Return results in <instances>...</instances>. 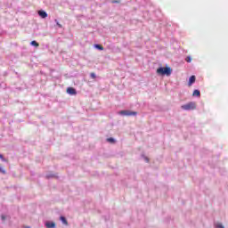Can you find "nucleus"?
Segmentation results:
<instances>
[{
	"label": "nucleus",
	"mask_w": 228,
	"mask_h": 228,
	"mask_svg": "<svg viewBox=\"0 0 228 228\" xmlns=\"http://www.w3.org/2000/svg\"><path fill=\"white\" fill-rule=\"evenodd\" d=\"M157 74H159V76H171L172 75V68L170 67H159L157 69Z\"/></svg>",
	"instance_id": "f257e3e1"
},
{
	"label": "nucleus",
	"mask_w": 228,
	"mask_h": 228,
	"mask_svg": "<svg viewBox=\"0 0 228 228\" xmlns=\"http://www.w3.org/2000/svg\"><path fill=\"white\" fill-rule=\"evenodd\" d=\"M196 108L197 104L195 103V102H191L181 106V109L184 110L185 111H191L193 110H196Z\"/></svg>",
	"instance_id": "f03ea898"
},
{
	"label": "nucleus",
	"mask_w": 228,
	"mask_h": 228,
	"mask_svg": "<svg viewBox=\"0 0 228 228\" xmlns=\"http://www.w3.org/2000/svg\"><path fill=\"white\" fill-rule=\"evenodd\" d=\"M118 115H121L122 117H136V115H138V112L129 110H120L118 112Z\"/></svg>",
	"instance_id": "7ed1b4c3"
},
{
	"label": "nucleus",
	"mask_w": 228,
	"mask_h": 228,
	"mask_svg": "<svg viewBox=\"0 0 228 228\" xmlns=\"http://www.w3.org/2000/svg\"><path fill=\"white\" fill-rule=\"evenodd\" d=\"M67 94H69V95H76L77 91H76L74 87H68Z\"/></svg>",
	"instance_id": "20e7f679"
},
{
	"label": "nucleus",
	"mask_w": 228,
	"mask_h": 228,
	"mask_svg": "<svg viewBox=\"0 0 228 228\" xmlns=\"http://www.w3.org/2000/svg\"><path fill=\"white\" fill-rule=\"evenodd\" d=\"M37 14L39 15V17H41V19H47V12L44 10H39L37 12Z\"/></svg>",
	"instance_id": "39448f33"
},
{
	"label": "nucleus",
	"mask_w": 228,
	"mask_h": 228,
	"mask_svg": "<svg viewBox=\"0 0 228 228\" xmlns=\"http://www.w3.org/2000/svg\"><path fill=\"white\" fill-rule=\"evenodd\" d=\"M45 227L47 228H56V223L48 221L45 223Z\"/></svg>",
	"instance_id": "423d86ee"
},
{
	"label": "nucleus",
	"mask_w": 228,
	"mask_h": 228,
	"mask_svg": "<svg viewBox=\"0 0 228 228\" xmlns=\"http://www.w3.org/2000/svg\"><path fill=\"white\" fill-rule=\"evenodd\" d=\"M195 81H196L195 75L191 76L190 78H189L188 86H191V85H193V83H195Z\"/></svg>",
	"instance_id": "0eeeda50"
},
{
	"label": "nucleus",
	"mask_w": 228,
	"mask_h": 228,
	"mask_svg": "<svg viewBox=\"0 0 228 228\" xmlns=\"http://www.w3.org/2000/svg\"><path fill=\"white\" fill-rule=\"evenodd\" d=\"M193 97H200V91L199 89H195L192 93Z\"/></svg>",
	"instance_id": "6e6552de"
},
{
	"label": "nucleus",
	"mask_w": 228,
	"mask_h": 228,
	"mask_svg": "<svg viewBox=\"0 0 228 228\" xmlns=\"http://www.w3.org/2000/svg\"><path fill=\"white\" fill-rule=\"evenodd\" d=\"M60 220L61 222H62V224H64V225H69V222L67 221V218L65 216H61L60 217Z\"/></svg>",
	"instance_id": "1a4fd4ad"
},
{
	"label": "nucleus",
	"mask_w": 228,
	"mask_h": 228,
	"mask_svg": "<svg viewBox=\"0 0 228 228\" xmlns=\"http://www.w3.org/2000/svg\"><path fill=\"white\" fill-rule=\"evenodd\" d=\"M30 45H32L33 47H39L40 46L38 42H37L36 40L31 41Z\"/></svg>",
	"instance_id": "9d476101"
},
{
	"label": "nucleus",
	"mask_w": 228,
	"mask_h": 228,
	"mask_svg": "<svg viewBox=\"0 0 228 228\" xmlns=\"http://www.w3.org/2000/svg\"><path fill=\"white\" fill-rule=\"evenodd\" d=\"M94 48L98 49V51H104V47H102V45L98 44L94 45Z\"/></svg>",
	"instance_id": "9b49d317"
},
{
	"label": "nucleus",
	"mask_w": 228,
	"mask_h": 228,
	"mask_svg": "<svg viewBox=\"0 0 228 228\" xmlns=\"http://www.w3.org/2000/svg\"><path fill=\"white\" fill-rule=\"evenodd\" d=\"M214 225L216 228H225V226H224V224H222L221 223H215Z\"/></svg>",
	"instance_id": "f8f14e48"
},
{
	"label": "nucleus",
	"mask_w": 228,
	"mask_h": 228,
	"mask_svg": "<svg viewBox=\"0 0 228 228\" xmlns=\"http://www.w3.org/2000/svg\"><path fill=\"white\" fill-rule=\"evenodd\" d=\"M54 22L56 23V26H58V28H63V26L60 24V21H58V20H54Z\"/></svg>",
	"instance_id": "ddd939ff"
},
{
	"label": "nucleus",
	"mask_w": 228,
	"mask_h": 228,
	"mask_svg": "<svg viewBox=\"0 0 228 228\" xmlns=\"http://www.w3.org/2000/svg\"><path fill=\"white\" fill-rule=\"evenodd\" d=\"M107 142H109L110 143H115V139L112 137H110L107 139Z\"/></svg>",
	"instance_id": "4468645a"
},
{
	"label": "nucleus",
	"mask_w": 228,
	"mask_h": 228,
	"mask_svg": "<svg viewBox=\"0 0 228 228\" xmlns=\"http://www.w3.org/2000/svg\"><path fill=\"white\" fill-rule=\"evenodd\" d=\"M185 61H187V63H191V56H187L185 58Z\"/></svg>",
	"instance_id": "2eb2a0df"
},
{
	"label": "nucleus",
	"mask_w": 228,
	"mask_h": 228,
	"mask_svg": "<svg viewBox=\"0 0 228 228\" xmlns=\"http://www.w3.org/2000/svg\"><path fill=\"white\" fill-rule=\"evenodd\" d=\"M53 177H54V174H48V175H46V178L47 179H53Z\"/></svg>",
	"instance_id": "dca6fc26"
},
{
	"label": "nucleus",
	"mask_w": 228,
	"mask_h": 228,
	"mask_svg": "<svg viewBox=\"0 0 228 228\" xmlns=\"http://www.w3.org/2000/svg\"><path fill=\"white\" fill-rule=\"evenodd\" d=\"M0 159H1L2 161H4V163H5V161H6V159H4V156H3V154H1V153H0Z\"/></svg>",
	"instance_id": "f3484780"
},
{
	"label": "nucleus",
	"mask_w": 228,
	"mask_h": 228,
	"mask_svg": "<svg viewBox=\"0 0 228 228\" xmlns=\"http://www.w3.org/2000/svg\"><path fill=\"white\" fill-rule=\"evenodd\" d=\"M90 77H92V79H95V77H97V76L95 75V73H91Z\"/></svg>",
	"instance_id": "a211bd4d"
},
{
	"label": "nucleus",
	"mask_w": 228,
	"mask_h": 228,
	"mask_svg": "<svg viewBox=\"0 0 228 228\" xmlns=\"http://www.w3.org/2000/svg\"><path fill=\"white\" fill-rule=\"evenodd\" d=\"M142 158L144 159V161H146V163H149V157H145V155H142Z\"/></svg>",
	"instance_id": "6ab92c4d"
},
{
	"label": "nucleus",
	"mask_w": 228,
	"mask_h": 228,
	"mask_svg": "<svg viewBox=\"0 0 228 228\" xmlns=\"http://www.w3.org/2000/svg\"><path fill=\"white\" fill-rule=\"evenodd\" d=\"M1 220H2V222H4V220H6V216L2 215L1 216Z\"/></svg>",
	"instance_id": "aec40b11"
},
{
	"label": "nucleus",
	"mask_w": 228,
	"mask_h": 228,
	"mask_svg": "<svg viewBox=\"0 0 228 228\" xmlns=\"http://www.w3.org/2000/svg\"><path fill=\"white\" fill-rule=\"evenodd\" d=\"M0 172L1 174H6V171L1 167H0Z\"/></svg>",
	"instance_id": "412c9836"
},
{
	"label": "nucleus",
	"mask_w": 228,
	"mask_h": 228,
	"mask_svg": "<svg viewBox=\"0 0 228 228\" xmlns=\"http://www.w3.org/2000/svg\"><path fill=\"white\" fill-rule=\"evenodd\" d=\"M118 3H120V1H118V0H113V1H112V4H118Z\"/></svg>",
	"instance_id": "4be33fe9"
},
{
	"label": "nucleus",
	"mask_w": 228,
	"mask_h": 228,
	"mask_svg": "<svg viewBox=\"0 0 228 228\" xmlns=\"http://www.w3.org/2000/svg\"><path fill=\"white\" fill-rule=\"evenodd\" d=\"M25 228H31V227H29V226H26Z\"/></svg>",
	"instance_id": "5701e85b"
}]
</instances>
